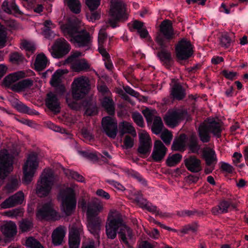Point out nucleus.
I'll use <instances>...</instances> for the list:
<instances>
[{
    "label": "nucleus",
    "mask_w": 248,
    "mask_h": 248,
    "mask_svg": "<svg viewBox=\"0 0 248 248\" xmlns=\"http://www.w3.org/2000/svg\"><path fill=\"white\" fill-rule=\"evenodd\" d=\"M78 204L83 210L86 212L88 230L95 238H98L101 220L98 215L103 210V204L95 200L87 202L84 199L79 202Z\"/></svg>",
    "instance_id": "f257e3e1"
},
{
    "label": "nucleus",
    "mask_w": 248,
    "mask_h": 248,
    "mask_svg": "<svg viewBox=\"0 0 248 248\" xmlns=\"http://www.w3.org/2000/svg\"><path fill=\"white\" fill-rule=\"evenodd\" d=\"M127 232L128 237H132V230L124 223L122 215L116 210H111L109 213L106 225V232L108 238H115L119 233L121 239L124 244H127L125 232Z\"/></svg>",
    "instance_id": "f03ea898"
},
{
    "label": "nucleus",
    "mask_w": 248,
    "mask_h": 248,
    "mask_svg": "<svg viewBox=\"0 0 248 248\" xmlns=\"http://www.w3.org/2000/svg\"><path fill=\"white\" fill-rule=\"evenodd\" d=\"M61 28L64 35L75 45L90 48L92 40L89 32L84 30L79 31L77 25L70 22L62 25Z\"/></svg>",
    "instance_id": "7ed1b4c3"
},
{
    "label": "nucleus",
    "mask_w": 248,
    "mask_h": 248,
    "mask_svg": "<svg viewBox=\"0 0 248 248\" xmlns=\"http://www.w3.org/2000/svg\"><path fill=\"white\" fill-rule=\"evenodd\" d=\"M222 131L221 124L213 118H208L198 128V134L202 142H208L210 141V133L217 138L220 137Z\"/></svg>",
    "instance_id": "20e7f679"
},
{
    "label": "nucleus",
    "mask_w": 248,
    "mask_h": 248,
    "mask_svg": "<svg viewBox=\"0 0 248 248\" xmlns=\"http://www.w3.org/2000/svg\"><path fill=\"white\" fill-rule=\"evenodd\" d=\"M55 181L53 171L51 169H45L37 182L36 193L38 196L42 197L48 195Z\"/></svg>",
    "instance_id": "39448f33"
},
{
    "label": "nucleus",
    "mask_w": 248,
    "mask_h": 248,
    "mask_svg": "<svg viewBox=\"0 0 248 248\" xmlns=\"http://www.w3.org/2000/svg\"><path fill=\"white\" fill-rule=\"evenodd\" d=\"M109 15L110 17L108 23L112 28H115L117 26L118 21L124 20L127 18L124 3L122 0H112Z\"/></svg>",
    "instance_id": "423d86ee"
},
{
    "label": "nucleus",
    "mask_w": 248,
    "mask_h": 248,
    "mask_svg": "<svg viewBox=\"0 0 248 248\" xmlns=\"http://www.w3.org/2000/svg\"><path fill=\"white\" fill-rule=\"evenodd\" d=\"M16 155L11 150L4 149L0 151V186L5 178L13 170V157Z\"/></svg>",
    "instance_id": "0eeeda50"
},
{
    "label": "nucleus",
    "mask_w": 248,
    "mask_h": 248,
    "mask_svg": "<svg viewBox=\"0 0 248 248\" xmlns=\"http://www.w3.org/2000/svg\"><path fill=\"white\" fill-rule=\"evenodd\" d=\"M38 166L39 160L37 154L35 153L29 154L23 167V181L24 183L27 184L32 181Z\"/></svg>",
    "instance_id": "6e6552de"
},
{
    "label": "nucleus",
    "mask_w": 248,
    "mask_h": 248,
    "mask_svg": "<svg viewBox=\"0 0 248 248\" xmlns=\"http://www.w3.org/2000/svg\"><path fill=\"white\" fill-rule=\"evenodd\" d=\"M90 90V81L85 76H81L74 79L72 84V95L76 99L83 98Z\"/></svg>",
    "instance_id": "1a4fd4ad"
},
{
    "label": "nucleus",
    "mask_w": 248,
    "mask_h": 248,
    "mask_svg": "<svg viewBox=\"0 0 248 248\" xmlns=\"http://www.w3.org/2000/svg\"><path fill=\"white\" fill-rule=\"evenodd\" d=\"M60 214L53 208L51 201L39 205L37 207L36 217L39 220H58L60 218Z\"/></svg>",
    "instance_id": "9d476101"
},
{
    "label": "nucleus",
    "mask_w": 248,
    "mask_h": 248,
    "mask_svg": "<svg viewBox=\"0 0 248 248\" xmlns=\"http://www.w3.org/2000/svg\"><path fill=\"white\" fill-rule=\"evenodd\" d=\"M62 198V209L67 216H69L74 211L77 205L74 190L71 188H67Z\"/></svg>",
    "instance_id": "9b49d317"
},
{
    "label": "nucleus",
    "mask_w": 248,
    "mask_h": 248,
    "mask_svg": "<svg viewBox=\"0 0 248 248\" xmlns=\"http://www.w3.org/2000/svg\"><path fill=\"white\" fill-rule=\"evenodd\" d=\"M187 112L183 109L169 110L165 115L164 120L169 127H174L187 116Z\"/></svg>",
    "instance_id": "f8f14e48"
},
{
    "label": "nucleus",
    "mask_w": 248,
    "mask_h": 248,
    "mask_svg": "<svg viewBox=\"0 0 248 248\" xmlns=\"http://www.w3.org/2000/svg\"><path fill=\"white\" fill-rule=\"evenodd\" d=\"M70 50V46L64 39L57 40L51 48L49 49L52 56L54 58H60L67 54Z\"/></svg>",
    "instance_id": "ddd939ff"
},
{
    "label": "nucleus",
    "mask_w": 248,
    "mask_h": 248,
    "mask_svg": "<svg viewBox=\"0 0 248 248\" xmlns=\"http://www.w3.org/2000/svg\"><path fill=\"white\" fill-rule=\"evenodd\" d=\"M176 55L179 60H186L193 54V48L190 41L183 39L180 41L175 47Z\"/></svg>",
    "instance_id": "4468645a"
},
{
    "label": "nucleus",
    "mask_w": 248,
    "mask_h": 248,
    "mask_svg": "<svg viewBox=\"0 0 248 248\" xmlns=\"http://www.w3.org/2000/svg\"><path fill=\"white\" fill-rule=\"evenodd\" d=\"M81 53L79 51L73 52L66 60V62L71 64L72 69L76 72L85 71L88 69L90 65L85 59H79Z\"/></svg>",
    "instance_id": "2eb2a0df"
},
{
    "label": "nucleus",
    "mask_w": 248,
    "mask_h": 248,
    "mask_svg": "<svg viewBox=\"0 0 248 248\" xmlns=\"http://www.w3.org/2000/svg\"><path fill=\"white\" fill-rule=\"evenodd\" d=\"M103 131L109 138L115 139L118 132L117 120L110 116H106L102 120Z\"/></svg>",
    "instance_id": "dca6fc26"
},
{
    "label": "nucleus",
    "mask_w": 248,
    "mask_h": 248,
    "mask_svg": "<svg viewBox=\"0 0 248 248\" xmlns=\"http://www.w3.org/2000/svg\"><path fill=\"white\" fill-rule=\"evenodd\" d=\"M24 200V195L21 191H18L15 194L9 197L0 204L2 209L13 207L17 204H21Z\"/></svg>",
    "instance_id": "f3484780"
},
{
    "label": "nucleus",
    "mask_w": 248,
    "mask_h": 248,
    "mask_svg": "<svg viewBox=\"0 0 248 248\" xmlns=\"http://www.w3.org/2000/svg\"><path fill=\"white\" fill-rule=\"evenodd\" d=\"M82 232V229L72 227L69 231V248H79L80 242V235Z\"/></svg>",
    "instance_id": "a211bd4d"
},
{
    "label": "nucleus",
    "mask_w": 248,
    "mask_h": 248,
    "mask_svg": "<svg viewBox=\"0 0 248 248\" xmlns=\"http://www.w3.org/2000/svg\"><path fill=\"white\" fill-rule=\"evenodd\" d=\"M167 151V148L160 140H156L152 154L153 159L155 162H160L165 157Z\"/></svg>",
    "instance_id": "6ab92c4d"
},
{
    "label": "nucleus",
    "mask_w": 248,
    "mask_h": 248,
    "mask_svg": "<svg viewBox=\"0 0 248 248\" xmlns=\"http://www.w3.org/2000/svg\"><path fill=\"white\" fill-rule=\"evenodd\" d=\"M140 145L138 151L142 154H146L149 152L151 147V140L149 134L144 131L139 134Z\"/></svg>",
    "instance_id": "aec40b11"
},
{
    "label": "nucleus",
    "mask_w": 248,
    "mask_h": 248,
    "mask_svg": "<svg viewBox=\"0 0 248 248\" xmlns=\"http://www.w3.org/2000/svg\"><path fill=\"white\" fill-rule=\"evenodd\" d=\"M25 76L24 72L21 71L10 74L4 78L3 84L13 91V87L16 85V82Z\"/></svg>",
    "instance_id": "412c9836"
},
{
    "label": "nucleus",
    "mask_w": 248,
    "mask_h": 248,
    "mask_svg": "<svg viewBox=\"0 0 248 248\" xmlns=\"http://www.w3.org/2000/svg\"><path fill=\"white\" fill-rule=\"evenodd\" d=\"M144 115L147 121H151L153 120L152 130L154 134L156 135L159 134L161 132L163 127L161 118L158 116H155L153 118L152 113L148 111L144 113Z\"/></svg>",
    "instance_id": "4be33fe9"
},
{
    "label": "nucleus",
    "mask_w": 248,
    "mask_h": 248,
    "mask_svg": "<svg viewBox=\"0 0 248 248\" xmlns=\"http://www.w3.org/2000/svg\"><path fill=\"white\" fill-rule=\"evenodd\" d=\"M46 105L51 111L55 113L60 111V104L59 99L57 96L52 93H47Z\"/></svg>",
    "instance_id": "5701e85b"
},
{
    "label": "nucleus",
    "mask_w": 248,
    "mask_h": 248,
    "mask_svg": "<svg viewBox=\"0 0 248 248\" xmlns=\"http://www.w3.org/2000/svg\"><path fill=\"white\" fill-rule=\"evenodd\" d=\"M236 208L235 205L232 203L230 201H222L217 206L213 208L212 212L214 215L226 213L229 211L234 209Z\"/></svg>",
    "instance_id": "b1692460"
},
{
    "label": "nucleus",
    "mask_w": 248,
    "mask_h": 248,
    "mask_svg": "<svg viewBox=\"0 0 248 248\" xmlns=\"http://www.w3.org/2000/svg\"><path fill=\"white\" fill-rule=\"evenodd\" d=\"M66 232V228L63 226H60L53 232L51 235L52 243L55 246L62 244Z\"/></svg>",
    "instance_id": "393cba45"
},
{
    "label": "nucleus",
    "mask_w": 248,
    "mask_h": 248,
    "mask_svg": "<svg viewBox=\"0 0 248 248\" xmlns=\"http://www.w3.org/2000/svg\"><path fill=\"white\" fill-rule=\"evenodd\" d=\"M170 86L171 87L170 95L173 99L180 100L185 97L186 95L185 90L179 83H173V81H172Z\"/></svg>",
    "instance_id": "a878e982"
},
{
    "label": "nucleus",
    "mask_w": 248,
    "mask_h": 248,
    "mask_svg": "<svg viewBox=\"0 0 248 248\" xmlns=\"http://www.w3.org/2000/svg\"><path fill=\"white\" fill-rule=\"evenodd\" d=\"M187 170L192 172H198L202 170L201 161L194 156H190L185 160Z\"/></svg>",
    "instance_id": "bb28decb"
},
{
    "label": "nucleus",
    "mask_w": 248,
    "mask_h": 248,
    "mask_svg": "<svg viewBox=\"0 0 248 248\" xmlns=\"http://www.w3.org/2000/svg\"><path fill=\"white\" fill-rule=\"evenodd\" d=\"M160 31L167 39H170L173 37L174 31L171 21L169 20L163 21L160 25Z\"/></svg>",
    "instance_id": "cd10ccee"
},
{
    "label": "nucleus",
    "mask_w": 248,
    "mask_h": 248,
    "mask_svg": "<svg viewBox=\"0 0 248 248\" xmlns=\"http://www.w3.org/2000/svg\"><path fill=\"white\" fill-rule=\"evenodd\" d=\"M1 230L6 237L11 238L16 234V226L14 222L9 221L1 226Z\"/></svg>",
    "instance_id": "c85d7f7f"
},
{
    "label": "nucleus",
    "mask_w": 248,
    "mask_h": 248,
    "mask_svg": "<svg viewBox=\"0 0 248 248\" xmlns=\"http://www.w3.org/2000/svg\"><path fill=\"white\" fill-rule=\"evenodd\" d=\"M119 133L121 136H123L124 134H130L134 137H136V132L132 125L131 124L123 121L119 123Z\"/></svg>",
    "instance_id": "c756f323"
},
{
    "label": "nucleus",
    "mask_w": 248,
    "mask_h": 248,
    "mask_svg": "<svg viewBox=\"0 0 248 248\" xmlns=\"http://www.w3.org/2000/svg\"><path fill=\"white\" fill-rule=\"evenodd\" d=\"M63 74L62 70H58L52 75L50 81L52 86L57 87V90H60L61 94H62L65 91V87L63 85L59 86L61 82V78Z\"/></svg>",
    "instance_id": "7c9ffc66"
},
{
    "label": "nucleus",
    "mask_w": 248,
    "mask_h": 248,
    "mask_svg": "<svg viewBox=\"0 0 248 248\" xmlns=\"http://www.w3.org/2000/svg\"><path fill=\"white\" fill-rule=\"evenodd\" d=\"M49 63L46 55L43 53L38 54L36 58L34 63L35 68L38 71L45 69Z\"/></svg>",
    "instance_id": "2f4dec72"
},
{
    "label": "nucleus",
    "mask_w": 248,
    "mask_h": 248,
    "mask_svg": "<svg viewBox=\"0 0 248 248\" xmlns=\"http://www.w3.org/2000/svg\"><path fill=\"white\" fill-rule=\"evenodd\" d=\"M203 156L205 160L206 164L209 166L216 162L217 160L215 151L209 147L204 148Z\"/></svg>",
    "instance_id": "473e14b6"
},
{
    "label": "nucleus",
    "mask_w": 248,
    "mask_h": 248,
    "mask_svg": "<svg viewBox=\"0 0 248 248\" xmlns=\"http://www.w3.org/2000/svg\"><path fill=\"white\" fill-rule=\"evenodd\" d=\"M44 29L43 31V34L46 38L51 39L54 37V33L51 31L56 27L50 20H46L43 23Z\"/></svg>",
    "instance_id": "72a5a7b5"
},
{
    "label": "nucleus",
    "mask_w": 248,
    "mask_h": 248,
    "mask_svg": "<svg viewBox=\"0 0 248 248\" xmlns=\"http://www.w3.org/2000/svg\"><path fill=\"white\" fill-rule=\"evenodd\" d=\"M32 84V80L30 78H26L17 82L16 85L13 87V91L16 92H19L30 88Z\"/></svg>",
    "instance_id": "f704fd0d"
},
{
    "label": "nucleus",
    "mask_w": 248,
    "mask_h": 248,
    "mask_svg": "<svg viewBox=\"0 0 248 248\" xmlns=\"http://www.w3.org/2000/svg\"><path fill=\"white\" fill-rule=\"evenodd\" d=\"M2 9L9 14L19 13V8L15 2L13 1L10 4L7 0H4L2 4Z\"/></svg>",
    "instance_id": "c9c22d12"
},
{
    "label": "nucleus",
    "mask_w": 248,
    "mask_h": 248,
    "mask_svg": "<svg viewBox=\"0 0 248 248\" xmlns=\"http://www.w3.org/2000/svg\"><path fill=\"white\" fill-rule=\"evenodd\" d=\"M14 107L19 112L27 113L30 115L36 114L38 112L34 110L31 109L27 106L16 100L13 105Z\"/></svg>",
    "instance_id": "e433bc0d"
},
{
    "label": "nucleus",
    "mask_w": 248,
    "mask_h": 248,
    "mask_svg": "<svg viewBox=\"0 0 248 248\" xmlns=\"http://www.w3.org/2000/svg\"><path fill=\"white\" fill-rule=\"evenodd\" d=\"M234 37V35L233 33L225 32L223 33L220 39L221 46L226 48L229 47L233 41Z\"/></svg>",
    "instance_id": "4c0bfd02"
},
{
    "label": "nucleus",
    "mask_w": 248,
    "mask_h": 248,
    "mask_svg": "<svg viewBox=\"0 0 248 248\" xmlns=\"http://www.w3.org/2000/svg\"><path fill=\"white\" fill-rule=\"evenodd\" d=\"M132 26L134 29L137 30L141 38H146L148 35V32L144 26L143 23L138 21H135L132 24Z\"/></svg>",
    "instance_id": "58836bf2"
},
{
    "label": "nucleus",
    "mask_w": 248,
    "mask_h": 248,
    "mask_svg": "<svg viewBox=\"0 0 248 248\" xmlns=\"http://www.w3.org/2000/svg\"><path fill=\"white\" fill-rule=\"evenodd\" d=\"M64 2L72 12L75 14L80 13L81 4L79 0H64Z\"/></svg>",
    "instance_id": "ea45409f"
},
{
    "label": "nucleus",
    "mask_w": 248,
    "mask_h": 248,
    "mask_svg": "<svg viewBox=\"0 0 248 248\" xmlns=\"http://www.w3.org/2000/svg\"><path fill=\"white\" fill-rule=\"evenodd\" d=\"M102 105L109 114H114L115 109L114 103L111 99L108 97L104 98L102 102Z\"/></svg>",
    "instance_id": "a19ab883"
},
{
    "label": "nucleus",
    "mask_w": 248,
    "mask_h": 248,
    "mask_svg": "<svg viewBox=\"0 0 248 248\" xmlns=\"http://www.w3.org/2000/svg\"><path fill=\"white\" fill-rule=\"evenodd\" d=\"M65 174L69 178H71L79 182H84V177L78 172L70 169H63Z\"/></svg>",
    "instance_id": "79ce46f5"
},
{
    "label": "nucleus",
    "mask_w": 248,
    "mask_h": 248,
    "mask_svg": "<svg viewBox=\"0 0 248 248\" xmlns=\"http://www.w3.org/2000/svg\"><path fill=\"white\" fill-rule=\"evenodd\" d=\"M198 139L195 136H191L189 139L188 147L189 150L193 153H197L200 149V146L198 143Z\"/></svg>",
    "instance_id": "37998d69"
},
{
    "label": "nucleus",
    "mask_w": 248,
    "mask_h": 248,
    "mask_svg": "<svg viewBox=\"0 0 248 248\" xmlns=\"http://www.w3.org/2000/svg\"><path fill=\"white\" fill-rule=\"evenodd\" d=\"M25 244L28 248H44L38 241L32 237L27 239Z\"/></svg>",
    "instance_id": "c03bdc74"
},
{
    "label": "nucleus",
    "mask_w": 248,
    "mask_h": 248,
    "mask_svg": "<svg viewBox=\"0 0 248 248\" xmlns=\"http://www.w3.org/2000/svg\"><path fill=\"white\" fill-rule=\"evenodd\" d=\"M25 244L28 248H44L38 241L32 237L27 239Z\"/></svg>",
    "instance_id": "a18cd8bd"
},
{
    "label": "nucleus",
    "mask_w": 248,
    "mask_h": 248,
    "mask_svg": "<svg viewBox=\"0 0 248 248\" xmlns=\"http://www.w3.org/2000/svg\"><path fill=\"white\" fill-rule=\"evenodd\" d=\"M182 155L179 154L172 155L168 157L167 164L170 167H172L178 163L182 158Z\"/></svg>",
    "instance_id": "49530a36"
},
{
    "label": "nucleus",
    "mask_w": 248,
    "mask_h": 248,
    "mask_svg": "<svg viewBox=\"0 0 248 248\" xmlns=\"http://www.w3.org/2000/svg\"><path fill=\"white\" fill-rule=\"evenodd\" d=\"M32 226L31 220L24 219L20 223L19 229L22 232H28L31 230Z\"/></svg>",
    "instance_id": "de8ad7c7"
},
{
    "label": "nucleus",
    "mask_w": 248,
    "mask_h": 248,
    "mask_svg": "<svg viewBox=\"0 0 248 248\" xmlns=\"http://www.w3.org/2000/svg\"><path fill=\"white\" fill-rule=\"evenodd\" d=\"M81 154L83 156L93 161H96L101 155L100 154L96 152L82 151Z\"/></svg>",
    "instance_id": "09e8293b"
},
{
    "label": "nucleus",
    "mask_w": 248,
    "mask_h": 248,
    "mask_svg": "<svg viewBox=\"0 0 248 248\" xmlns=\"http://www.w3.org/2000/svg\"><path fill=\"white\" fill-rule=\"evenodd\" d=\"M157 56L160 61L164 63H169L171 59V54L168 51L162 50L158 54Z\"/></svg>",
    "instance_id": "8fccbe9b"
},
{
    "label": "nucleus",
    "mask_w": 248,
    "mask_h": 248,
    "mask_svg": "<svg viewBox=\"0 0 248 248\" xmlns=\"http://www.w3.org/2000/svg\"><path fill=\"white\" fill-rule=\"evenodd\" d=\"M7 40V32L5 28L0 24V48L5 46Z\"/></svg>",
    "instance_id": "3c124183"
},
{
    "label": "nucleus",
    "mask_w": 248,
    "mask_h": 248,
    "mask_svg": "<svg viewBox=\"0 0 248 248\" xmlns=\"http://www.w3.org/2000/svg\"><path fill=\"white\" fill-rule=\"evenodd\" d=\"M106 28L102 27L98 33V47L104 46V43L107 39V35L105 32Z\"/></svg>",
    "instance_id": "603ef678"
},
{
    "label": "nucleus",
    "mask_w": 248,
    "mask_h": 248,
    "mask_svg": "<svg viewBox=\"0 0 248 248\" xmlns=\"http://www.w3.org/2000/svg\"><path fill=\"white\" fill-rule=\"evenodd\" d=\"M160 137L164 142L166 145H168L170 144L172 140V135L170 132L168 130L165 129L161 132Z\"/></svg>",
    "instance_id": "864d4df0"
},
{
    "label": "nucleus",
    "mask_w": 248,
    "mask_h": 248,
    "mask_svg": "<svg viewBox=\"0 0 248 248\" xmlns=\"http://www.w3.org/2000/svg\"><path fill=\"white\" fill-rule=\"evenodd\" d=\"M198 229L197 223H193L185 226L181 230V232L184 233H195Z\"/></svg>",
    "instance_id": "5fc2aeb1"
},
{
    "label": "nucleus",
    "mask_w": 248,
    "mask_h": 248,
    "mask_svg": "<svg viewBox=\"0 0 248 248\" xmlns=\"http://www.w3.org/2000/svg\"><path fill=\"white\" fill-rule=\"evenodd\" d=\"M10 60L11 62L15 64H19L24 60L23 56L18 52H14L11 54Z\"/></svg>",
    "instance_id": "6e6d98bb"
},
{
    "label": "nucleus",
    "mask_w": 248,
    "mask_h": 248,
    "mask_svg": "<svg viewBox=\"0 0 248 248\" xmlns=\"http://www.w3.org/2000/svg\"><path fill=\"white\" fill-rule=\"evenodd\" d=\"M21 48L25 49L26 51L33 52L35 49V46L33 43L24 41L21 44Z\"/></svg>",
    "instance_id": "4d7b16f0"
},
{
    "label": "nucleus",
    "mask_w": 248,
    "mask_h": 248,
    "mask_svg": "<svg viewBox=\"0 0 248 248\" xmlns=\"http://www.w3.org/2000/svg\"><path fill=\"white\" fill-rule=\"evenodd\" d=\"M19 185V182L17 179H13L7 185L6 189L9 192H11L14 190H16Z\"/></svg>",
    "instance_id": "13d9d810"
},
{
    "label": "nucleus",
    "mask_w": 248,
    "mask_h": 248,
    "mask_svg": "<svg viewBox=\"0 0 248 248\" xmlns=\"http://www.w3.org/2000/svg\"><path fill=\"white\" fill-rule=\"evenodd\" d=\"M185 146L184 142L181 139H179L173 141L171 148L174 151H182L184 150Z\"/></svg>",
    "instance_id": "bf43d9fd"
},
{
    "label": "nucleus",
    "mask_w": 248,
    "mask_h": 248,
    "mask_svg": "<svg viewBox=\"0 0 248 248\" xmlns=\"http://www.w3.org/2000/svg\"><path fill=\"white\" fill-rule=\"evenodd\" d=\"M132 118L134 121L140 127H143L144 125V121L142 116L138 112H135L132 114Z\"/></svg>",
    "instance_id": "052dcab7"
},
{
    "label": "nucleus",
    "mask_w": 248,
    "mask_h": 248,
    "mask_svg": "<svg viewBox=\"0 0 248 248\" xmlns=\"http://www.w3.org/2000/svg\"><path fill=\"white\" fill-rule=\"evenodd\" d=\"M86 3L91 11H93L99 6L100 0H86Z\"/></svg>",
    "instance_id": "680f3d73"
},
{
    "label": "nucleus",
    "mask_w": 248,
    "mask_h": 248,
    "mask_svg": "<svg viewBox=\"0 0 248 248\" xmlns=\"http://www.w3.org/2000/svg\"><path fill=\"white\" fill-rule=\"evenodd\" d=\"M124 144L125 149L131 148L134 145L133 138L129 136H126L124 140Z\"/></svg>",
    "instance_id": "e2e57ef3"
},
{
    "label": "nucleus",
    "mask_w": 248,
    "mask_h": 248,
    "mask_svg": "<svg viewBox=\"0 0 248 248\" xmlns=\"http://www.w3.org/2000/svg\"><path fill=\"white\" fill-rule=\"evenodd\" d=\"M98 50L99 53L101 55L103 61L105 60H107V59H109V58H110L109 53H108L104 46H101L98 47Z\"/></svg>",
    "instance_id": "0e129e2a"
},
{
    "label": "nucleus",
    "mask_w": 248,
    "mask_h": 248,
    "mask_svg": "<svg viewBox=\"0 0 248 248\" xmlns=\"http://www.w3.org/2000/svg\"><path fill=\"white\" fill-rule=\"evenodd\" d=\"M135 201L139 206L142 209H145L149 203L146 199L141 197L136 198Z\"/></svg>",
    "instance_id": "69168bd1"
},
{
    "label": "nucleus",
    "mask_w": 248,
    "mask_h": 248,
    "mask_svg": "<svg viewBox=\"0 0 248 248\" xmlns=\"http://www.w3.org/2000/svg\"><path fill=\"white\" fill-rule=\"evenodd\" d=\"M233 163L237 166L238 163L241 162L242 158V155L239 152H234L232 156Z\"/></svg>",
    "instance_id": "338daca9"
},
{
    "label": "nucleus",
    "mask_w": 248,
    "mask_h": 248,
    "mask_svg": "<svg viewBox=\"0 0 248 248\" xmlns=\"http://www.w3.org/2000/svg\"><path fill=\"white\" fill-rule=\"evenodd\" d=\"M125 91L126 93L129 94L130 95L138 98L139 100H140V94L138 92L134 91L133 89L129 86H126L124 88Z\"/></svg>",
    "instance_id": "774afa93"
}]
</instances>
